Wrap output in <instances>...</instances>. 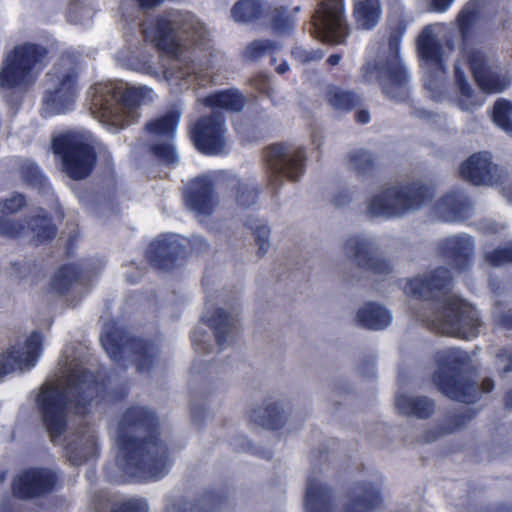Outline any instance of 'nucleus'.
Here are the masks:
<instances>
[{"instance_id":"1","label":"nucleus","mask_w":512,"mask_h":512,"mask_svg":"<svg viewBox=\"0 0 512 512\" xmlns=\"http://www.w3.org/2000/svg\"><path fill=\"white\" fill-rule=\"evenodd\" d=\"M128 392L126 384L110 389V376L106 372L76 365L64 374L59 384L45 382L40 386L35 407L44 429L54 440L66 432L69 412L86 416L94 405L122 401Z\"/></svg>"},{"instance_id":"2","label":"nucleus","mask_w":512,"mask_h":512,"mask_svg":"<svg viewBox=\"0 0 512 512\" xmlns=\"http://www.w3.org/2000/svg\"><path fill=\"white\" fill-rule=\"evenodd\" d=\"M452 286L451 271L439 266L423 276L409 279L404 292L415 299L429 301L422 307L424 312L417 313V318L431 330L462 339L477 337L481 320L472 305L457 297L448 299L442 306L435 303L449 294Z\"/></svg>"},{"instance_id":"3","label":"nucleus","mask_w":512,"mask_h":512,"mask_svg":"<svg viewBox=\"0 0 512 512\" xmlns=\"http://www.w3.org/2000/svg\"><path fill=\"white\" fill-rule=\"evenodd\" d=\"M117 444L122 469L137 481H156L168 473L169 449L160 438L157 415L141 406H131L119 422Z\"/></svg>"},{"instance_id":"4","label":"nucleus","mask_w":512,"mask_h":512,"mask_svg":"<svg viewBox=\"0 0 512 512\" xmlns=\"http://www.w3.org/2000/svg\"><path fill=\"white\" fill-rule=\"evenodd\" d=\"M153 100V89L145 86L106 82L90 89V111L103 124L116 130L134 123L138 109Z\"/></svg>"},{"instance_id":"5","label":"nucleus","mask_w":512,"mask_h":512,"mask_svg":"<svg viewBox=\"0 0 512 512\" xmlns=\"http://www.w3.org/2000/svg\"><path fill=\"white\" fill-rule=\"evenodd\" d=\"M432 382L447 398L466 404L475 403L482 393H490L495 387L490 377L478 385L472 377L470 356L457 349L447 351L438 359Z\"/></svg>"},{"instance_id":"6","label":"nucleus","mask_w":512,"mask_h":512,"mask_svg":"<svg viewBox=\"0 0 512 512\" xmlns=\"http://www.w3.org/2000/svg\"><path fill=\"white\" fill-rule=\"evenodd\" d=\"M142 34L158 51L175 59L204 46L208 35L205 25L192 14L176 19L157 16L148 27L142 28Z\"/></svg>"},{"instance_id":"7","label":"nucleus","mask_w":512,"mask_h":512,"mask_svg":"<svg viewBox=\"0 0 512 512\" xmlns=\"http://www.w3.org/2000/svg\"><path fill=\"white\" fill-rule=\"evenodd\" d=\"M100 340L108 356L116 363L124 362L128 352L139 373L149 372L159 354V348L153 341L131 336L116 324H108Z\"/></svg>"},{"instance_id":"8","label":"nucleus","mask_w":512,"mask_h":512,"mask_svg":"<svg viewBox=\"0 0 512 512\" xmlns=\"http://www.w3.org/2000/svg\"><path fill=\"white\" fill-rule=\"evenodd\" d=\"M405 31L404 20H398L391 27L388 38L390 54L376 68L383 94L396 102H404L409 96V74L400 57V44Z\"/></svg>"},{"instance_id":"9","label":"nucleus","mask_w":512,"mask_h":512,"mask_svg":"<svg viewBox=\"0 0 512 512\" xmlns=\"http://www.w3.org/2000/svg\"><path fill=\"white\" fill-rule=\"evenodd\" d=\"M433 191L420 183H411L405 187H388L373 196L368 204L370 216L396 217L406 212L418 209L431 201Z\"/></svg>"},{"instance_id":"10","label":"nucleus","mask_w":512,"mask_h":512,"mask_svg":"<svg viewBox=\"0 0 512 512\" xmlns=\"http://www.w3.org/2000/svg\"><path fill=\"white\" fill-rule=\"evenodd\" d=\"M51 146L69 178L83 180L91 175L97 163V153L92 144L76 134L65 133L54 137Z\"/></svg>"},{"instance_id":"11","label":"nucleus","mask_w":512,"mask_h":512,"mask_svg":"<svg viewBox=\"0 0 512 512\" xmlns=\"http://www.w3.org/2000/svg\"><path fill=\"white\" fill-rule=\"evenodd\" d=\"M46 47L35 43L16 46L0 71V86L16 88L30 86L35 82L34 68L47 57Z\"/></svg>"},{"instance_id":"12","label":"nucleus","mask_w":512,"mask_h":512,"mask_svg":"<svg viewBox=\"0 0 512 512\" xmlns=\"http://www.w3.org/2000/svg\"><path fill=\"white\" fill-rule=\"evenodd\" d=\"M263 160L268 177V186L278 193L284 179L297 181L305 171L306 152L297 148L291 155L283 143H274L263 151Z\"/></svg>"},{"instance_id":"13","label":"nucleus","mask_w":512,"mask_h":512,"mask_svg":"<svg viewBox=\"0 0 512 512\" xmlns=\"http://www.w3.org/2000/svg\"><path fill=\"white\" fill-rule=\"evenodd\" d=\"M51 87L42 97V115L65 114L74 108L79 94V73L75 68L48 73Z\"/></svg>"},{"instance_id":"14","label":"nucleus","mask_w":512,"mask_h":512,"mask_svg":"<svg viewBox=\"0 0 512 512\" xmlns=\"http://www.w3.org/2000/svg\"><path fill=\"white\" fill-rule=\"evenodd\" d=\"M311 22L317 36L327 44H344L350 33L344 0H321Z\"/></svg>"},{"instance_id":"15","label":"nucleus","mask_w":512,"mask_h":512,"mask_svg":"<svg viewBox=\"0 0 512 512\" xmlns=\"http://www.w3.org/2000/svg\"><path fill=\"white\" fill-rule=\"evenodd\" d=\"M190 138L195 148L204 155L222 153L226 148L225 117L217 112L200 117L190 128Z\"/></svg>"},{"instance_id":"16","label":"nucleus","mask_w":512,"mask_h":512,"mask_svg":"<svg viewBox=\"0 0 512 512\" xmlns=\"http://www.w3.org/2000/svg\"><path fill=\"white\" fill-rule=\"evenodd\" d=\"M187 254V239L175 234H161L150 242L145 258L155 269L171 271Z\"/></svg>"},{"instance_id":"17","label":"nucleus","mask_w":512,"mask_h":512,"mask_svg":"<svg viewBox=\"0 0 512 512\" xmlns=\"http://www.w3.org/2000/svg\"><path fill=\"white\" fill-rule=\"evenodd\" d=\"M57 476L47 468L30 467L19 472L11 483L13 495L20 500H31L51 493Z\"/></svg>"},{"instance_id":"18","label":"nucleus","mask_w":512,"mask_h":512,"mask_svg":"<svg viewBox=\"0 0 512 512\" xmlns=\"http://www.w3.org/2000/svg\"><path fill=\"white\" fill-rule=\"evenodd\" d=\"M43 350V337L39 331H33L23 346H10L0 354V377L15 370L32 369L38 362Z\"/></svg>"},{"instance_id":"19","label":"nucleus","mask_w":512,"mask_h":512,"mask_svg":"<svg viewBox=\"0 0 512 512\" xmlns=\"http://www.w3.org/2000/svg\"><path fill=\"white\" fill-rule=\"evenodd\" d=\"M344 250L358 267L366 271L379 276L392 272L391 263L376 255V248L370 239L360 236L349 237L344 243Z\"/></svg>"},{"instance_id":"20","label":"nucleus","mask_w":512,"mask_h":512,"mask_svg":"<svg viewBox=\"0 0 512 512\" xmlns=\"http://www.w3.org/2000/svg\"><path fill=\"white\" fill-rule=\"evenodd\" d=\"M467 65L479 89L485 93H501L510 81L493 71L486 55L480 50H471L467 55Z\"/></svg>"},{"instance_id":"21","label":"nucleus","mask_w":512,"mask_h":512,"mask_svg":"<svg viewBox=\"0 0 512 512\" xmlns=\"http://www.w3.org/2000/svg\"><path fill=\"white\" fill-rule=\"evenodd\" d=\"M184 201L196 214L210 216L218 202L213 180L208 177L195 178L184 193Z\"/></svg>"},{"instance_id":"22","label":"nucleus","mask_w":512,"mask_h":512,"mask_svg":"<svg viewBox=\"0 0 512 512\" xmlns=\"http://www.w3.org/2000/svg\"><path fill=\"white\" fill-rule=\"evenodd\" d=\"M460 175L474 185L503 183L499 167L488 154L474 153L460 166Z\"/></svg>"},{"instance_id":"23","label":"nucleus","mask_w":512,"mask_h":512,"mask_svg":"<svg viewBox=\"0 0 512 512\" xmlns=\"http://www.w3.org/2000/svg\"><path fill=\"white\" fill-rule=\"evenodd\" d=\"M473 251L474 240L469 235L448 237L439 243L440 254L458 272L469 270Z\"/></svg>"},{"instance_id":"24","label":"nucleus","mask_w":512,"mask_h":512,"mask_svg":"<svg viewBox=\"0 0 512 512\" xmlns=\"http://www.w3.org/2000/svg\"><path fill=\"white\" fill-rule=\"evenodd\" d=\"M344 512H374L383 503L381 490L372 482L355 483L347 493Z\"/></svg>"},{"instance_id":"25","label":"nucleus","mask_w":512,"mask_h":512,"mask_svg":"<svg viewBox=\"0 0 512 512\" xmlns=\"http://www.w3.org/2000/svg\"><path fill=\"white\" fill-rule=\"evenodd\" d=\"M229 489L227 486L205 490L195 503L187 507V503L179 501L167 507V512H216L227 505Z\"/></svg>"},{"instance_id":"26","label":"nucleus","mask_w":512,"mask_h":512,"mask_svg":"<svg viewBox=\"0 0 512 512\" xmlns=\"http://www.w3.org/2000/svg\"><path fill=\"white\" fill-rule=\"evenodd\" d=\"M202 320L213 331L220 349L225 348L228 341L238 335L239 325L237 320L222 308L214 309L210 317H203Z\"/></svg>"},{"instance_id":"27","label":"nucleus","mask_w":512,"mask_h":512,"mask_svg":"<svg viewBox=\"0 0 512 512\" xmlns=\"http://www.w3.org/2000/svg\"><path fill=\"white\" fill-rule=\"evenodd\" d=\"M304 506L306 512H333L332 489L316 479L309 478L304 497Z\"/></svg>"},{"instance_id":"28","label":"nucleus","mask_w":512,"mask_h":512,"mask_svg":"<svg viewBox=\"0 0 512 512\" xmlns=\"http://www.w3.org/2000/svg\"><path fill=\"white\" fill-rule=\"evenodd\" d=\"M436 208L446 221L465 220L471 214L468 198L458 192H450L442 196Z\"/></svg>"},{"instance_id":"29","label":"nucleus","mask_w":512,"mask_h":512,"mask_svg":"<svg viewBox=\"0 0 512 512\" xmlns=\"http://www.w3.org/2000/svg\"><path fill=\"white\" fill-rule=\"evenodd\" d=\"M26 224L36 245L51 242L58 232L53 217L44 209H40L36 214L29 216Z\"/></svg>"},{"instance_id":"30","label":"nucleus","mask_w":512,"mask_h":512,"mask_svg":"<svg viewBox=\"0 0 512 512\" xmlns=\"http://www.w3.org/2000/svg\"><path fill=\"white\" fill-rule=\"evenodd\" d=\"M352 15L357 28L372 30L380 22L382 5L380 0H354Z\"/></svg>"},{"instance_id":"31","label":"nucleus","mask_w":512,"mask_h":512,"mask_svg":"<svg viewBox=\"0 0 512 512\" xmlns=\"http://www.w3.org/2000/svg\"><path fill=\"white\" fill-rule=\"evenodd\" d=\"M65 453L71 464L79 466L99 455V447L95 436L78 437L65 446Z\"/></svg>"},{"instance_id":"32","label":"nucleus","mask_w":512,"mask_h":512,"mask_svg":"<svg viewBox=\"0 0 512 512\" xmlns=\"http://www.w3.org/2000/svg\"><path fill=\"white\" fill-rule=\"evenodd\" d=\"M395 405L400 414L414 416L419 419H427L435 411L434 400L426 396L413 397L400 394L396 397Z\"/></svg>"},{"instance_id":"33","label":"nucleus","mask_w":512,"mask_h":512,"mask_svg":"<svg viewBox=\"0 0 512 512\" xmlns=\"http://www.w3.org/2000/svg\"><path fill=\"white\" fill-rule=\"evenodd\" d=\"M390 312L383 306L368 302L356 314V322L370 330H383L391 323Z\"/></svg>"},{"instance_id":"34","label":"nucleus","mask_w":512,"mask_h":512,"mask_svg":"<svg viewBox=\"0 0 512 512\" xmlns=\"http://www.w3.org/2000/svg\"><path fill=\"white\" fill-rule=\"evenodd\" d=\"M270 10L263 0H238L231 9L232 18L238 23H253L262 19Z\"/></svg>"},{"instance_id":"35","label":"nucleus","mask_w":512,"mask_h":512,"mask_svg":"<svg viewBox=\"0 0 512 512\" xmlns=\"http://www.w3.org/2000/svg\"><path fill=\"white\" fill-rule=\"evenodd\" d=\"M249 419L252 423L269 430H279L286 422L284 411L277 403L252 409Z\"/></svg>"},{"instance_id":"36","label":"nucleus","mask_w":512,"mask_h":512,"mask_svg":"<svg viewBox=\"0 0 512 512\" xmlns=\"http://www.w3.org/2000/svg\"><path fill=\"white\" fill-rule=\"evenodd\" d=\"M230 191L236 204L243 208H249L257 203L262 189L260 185L248 182L238 176L229 178Z\"/></svg>"},{"instance_id":"37","label":"nucleus","mask_w":512,"mask_h":512,"mask_svg":"<svg viewBox=\"0 0 512 512\" xmlns=\"http://www.w3.org/2000/svg\"><path fill=\"white\" fill-rule=\"evenodd\" d=\"M205 104L211 108H220L231 112H240L246 99L242 92L235 88H228L209 94L205 98Z\"/></svg>"},{"instance_id":"38","label":"nucleus","mask_w":512,"mask_h":512,"mask_svg":"<svg viewBox=\"0 0 512 512\" xmlns=\"http://www.w3.org/2000/svg\"><path fill=\"white\" fill-rule=\"evenodd\" d=\"M81 274V269L77 264H64L52 277L50 287L57 294L64 295L78 282Z\"/></svg>"},{"instance_id":"39","label":"nucleus","mask_w":512,"mask_h":512,"mask_svg":"<svg viewBox=\"0 0 512 512\" xmlns=\"http://www.w3.org/2000/svg\"><path fill=\"white\" fill-rule=\"evenodd\" d=\"M417 49L419 56L425 62L430 64H440L442 62V49L435 39L430 27H425L417 40Z\"/></svg>"},{"instance_id":"40","label":"nucleus","mask_w":512,"mask_h":512,"mask_svg":"<svg viewBox=\"0 0 512 512\" xmlns=\"http://www.w3.org/2000/svg\"><path fill=\"white\" fill-rule=\"evenodd\" d=\"M281 49V45L270 39L254 40L250 42L242 52L245 60L258 61L266 55L270 56V64L275 65V54Z\"/></svg>"},{"instance_id":"41","label":"nucleus","mask_w":512,"mask_h":512,"mask_svg":"<svg viewBox=\"0 0 512 512\" xmlns=\"http://www.w3.org/2000/svg\"><path fill=\"white\" fill-rule=\"evenodd\" d=\"M179 122V114L175 111L154 119L146 124V130L155 136L173 138Z\"/></svg>"},{"instance_id":"42","label":"nucleus","mask_w":512,"mask_h":512,"mask_svg":"<svg viewBox=\"0 0 512 512\" xmlns=\"http://www.w3.org/2000/svg\"><path fill=\"white\" fill-rule=\"evenodd\" d=\"M478 18L479 10L475 5H467L459 12L456 22L461 40L464 43L471 40Z\"/></svg>"},{"instance_id":"43","label":"nucleus","mask_w":512,"mask_h":512,"mask_svg":"<svg viewBox=\"0 0 512 512\" xmlns=\"http://www.w3.org/2000/svg\"><path fill=\"white\" fill-rule=\"evenodd\" d=\"M328 103L336 110L350 111L359 102V96L352 91H345L337 87L329 89L326 93Z\"/></svg>"},{"instance_id":"44","label":"nucleus","mask_w":512,"mask_h":512,"mask_svg":"<svg viewBox=\"0 0 512 512\" xmlns=\"http://www.w3.org/2000/svg\"><path fill=\"white\" fill-rule=\"evenodd\" d=\"M270 25L276 34L290 35L295 26V19L288 14L287 8L280 6L271 12Z\"/></svg>"},{"instance_id":"45","label":"nucleus","mask_w":512,"mask_h":512,"mask_svg":"<svg viewBox=\"0 0 512 512\" xmlns=\"http://www.w3.org/2000/svg\"><path fill=\"white\" fill-rule=\"evenodd\" d=\"M349 164L359 175H368L376 167V161L372 153L364 149H356L348 155Z\"/></svg>"},{"instance_id":"46","label":"nucleus","mask_w":512,"mask_h":512,"mask_svg":"<svg viewBox=\"0 0 512 512\" xmlns=\"http://www.w3.org/2000/svg\"><path fill=\"white\" fill-rule=\"evenodd\" d=\"M19 171L22 180L31 187L44 189L48 184V179L45 177L40 167L34 162H23Z\"/></svg>"},{"instance_id":"47","label":"nucleus","mask_w":512,"mask_h":512,"mask_svg":"<svg viewBox=\"0 0 512 512\" xmlns=\"http://www.w3.org/2000/svg\"><path fill=\"white\" fill-rule=\"evenodd\" d=\"M494 123L506 132H512V103L506 99H498L493 106Z\"/></svg>"},{"instance_id":"48","label":"nucleus","mask_w":512,"mask_h":512,"mask_svg":"<svg viewBox=\"0 0 512 512\" xmlns=\"http://www.w3.org/2000/svg\"><path fill=\"white\" fill-rule=\"evenodd\" d=\"M149 150L159 162L166 166H174L178 162L175 146L171 142L152 144Z\"/></svg>"},{"instance_id":"49","label":"nucleus","mask_w":512,"mask_h":512,"mask_svg":"<svg viewBox=\"0 0 512 512\" xmlns=\"http://www.w3.org/2000/svg\"><path fill=\"white\" fill-rule=\"evenodd\" d=\"M484 260L493 267L512 263V242L503 247H497L484 254Z\"/></svg>"},{"instance_id":"50","label":"nucleus","mask_w":512,"mask_h":512,"mask_svg":"<svg viewBox=\"0 0 512 512\" xmlns=\"http://www.w3.org/2000/svg\"><path fill=\"white\" fill-rule=\"evenodd\" d=\"M475 417V411L468 409L463 413L450 415L446 419V424L441 428L442 434H449L464 427Z\"/></svg>"},{"instance_id":"51","label":"nucleus","mask_w":512,"mask_h":512,"mask_svg":"<svg viewBox=\"0 0 512 512\" xmlns=\"http://www.w3.org/2000/svg\"><path fill=\"white\" fill-rule=\"evenodd\" d=\"M26 225L21 220H12L0 216V235L10 239L19 238L25 231Z\"/></svg>"},{"instance_id":"52","label":"nucleus","mask_w":512,"mask_h":512,"mask_svg":"<svg viewBox=\"0 0 512 512\" xmlns=\"http://www.w3.org/2000/svg\"><path fill=\"white\" fill-rule=\"evenodd\" d=\"M248 227L253 231L256 244L258 245V256L263 257L269 248L270 228L267 224H260L255 227L248 224Z\"/></svg>"},{"instance_id":"53","label":"nucleus","mask_w":512,"mask_h":512,"mask_svg":"<svg viewBox=\"0 0 512 512\" xmlns=\"http://www.w3.org/2000/svg\"><path fill=\"white\" fill-rule=\"evenodd\" d=\"M26 205V197L21 193H14L10 198L0 201V212L4 215L13 214Z\"/></svg>"},{"instance_id":"54","label":"nucleus","mask_w":512,"mask_h":512,"mask_svg":"<svg viewBox=\"0 0 512 512\" xmlns=\"http://www.w3.org/2000/svg\"><path fill=\"white\" fill-rule=\"evenodd\" d=\"M495 360L500 375L512 372V347L499 348L495 354Z\"/></svg>"},{"instance_id":"55","label":"nucleus","mask_w":512,"mask_h":512,"mask_svg":"<svg viewBox=\"0 0 512 512\" xmlns=\"http://www.w3.org/2000/svg\"><path fill=\"white\" fill-rule=\"evenodd\" d=\"M110 512H148V504L143 499H131L117 505Z\"/></svg>"},{"instance_id":"56","label":"nucleus","mask_w":512,"mask_h":512,"mask_svg":"<svg viewBox=\"0 0 512 512\" xmlns=\"http://www.w3.org/2000/svg\"><path fill=\"white\" fill-rule=\"evenodd\" d=\"M454 78L455 82L460 90L461 95L469 98L473 95V89L471 85L469 84L465 72L462 70L461 67L455 66L454 67Z\"/></svg>"},{"instance_id":"57","label":"nucleus","mask_w":512,"mask_h":512,"mask_svg":"<svg viewBox=\"0 0 512 512\" xmlns=\"http://www.w3.org/2000/svg\"><path fill=\"white\" fill-rule=\"evenodd\" d=\"M291 55L295 60H298L299 62L305 64L309 63L314 60H319L322 57V52L317 51H307L303 49L302 47H294L291 50Z\"/></svg>"},{"instance_id":"58","label":"nucleus","mask_w":512,"mask_h":512,"mask_svg":"<svg viewBox=\"0 0 512 512\" xmlns=\"http://www.w3.org/2000/svg\"><path fill=\"white\" fill-rule=\"evenodd\" d=\"M251 85L257 89L260 93L266 94L267 96H271L272 87L270 85V80L268 76L264 74H258L251 79Z\"/></svg>"},{"instance_id":"59","label":"nucleus","mask_w":512,"mask_h":512,"mask_svg":"<svg viewBox=\"0 0 512 512\" xmlns=\"http://www.w3.org/2000/svg\"><path fill=\"white\" fill-rule=\"evenodd\" d=\"M34 267H35V264H30V263H26V262L12 263V268L15 273V277H17L19 279L26 278L28 275H30L33 272Z\"/></svg>"},{"instance_id":"60","label":"nucleus","mask_w":512,"mask_h":512,"mask_svg":"<svg viewBox=\"0 0 512 512\" xmlns=\"http://www.w3.org/2000/svg\"><path fill=\"white\" fill-rule=\"evenodd\" d=\"M350 201H351V195H350L349 191L346 189L338 191L332 199V202L336 207H343V206L349 204Z\"/></svg>"},{"instance_id":"61","label":"nucleus","mask_w":512,"mask_h":512,"mask_svg":"<svg viewBox=\"0 0 512 512\" xmlns=\"http://www.w3.org/2000/svg\"><path fill=\"white\" fill-rule=\"evenodd\" d=\"M497 323L504 329L512 330V310L501 313L498 317Z\"/></svg>"},{"instance_id":"62","label":"nucleus","mask_w":512,"mask_h":512,"mask_svg":"<svg viewBox=\"0 0 512 512\" xmlns=\"http://www.w3.org/2000/svg\"><path fill=\"white\" fill-rule=\"evenodd\" d=\"M205 334H206L205 332L194 331L190 335L192 345L194 346V349L197 352H200V351L203 353L207 352L206 348L201 346V337L204 336Z\"/></svg>"},{"instance_id":"63","label":"nucleus","mask_w":512,"mask_h":512,"mask_svg":"<svg viewBox=\"0 0 512 512\" xmlns=\"http://www.w3.org/2000/svg\"><path fill=\"white\" fill-rule=\"evenodd\" d=\"M206 409L201 405H193L190 410L193 422H201L205 416Z\"/></svg>"},{"instance_id":"64","label":"nucleus","mask_w":512,"mask_h":512,"mask_svg":"<svg viewBox=\"0 0 512 512\" xmlns=\"http://www.w3.org/2000/svg\"><path fill=\"white\" fill-rule=\"evenodd\" d=\"M454 0H432L431 4L435 11L444 12Z\"/></svg>"}]
</instances>
